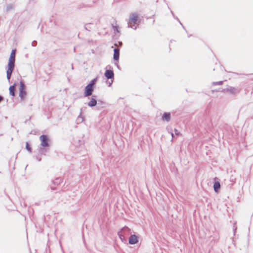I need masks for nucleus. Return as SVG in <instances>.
<instances>
[{
  "mask_svg": "<svg viewBox=\"0 0 253 253\" xmlns=\"http://www.w3.org/2000/svg\"><path fill=\"white\" fill-rule=\"evenodd\" d=\"M138 20V15L136 13H132L129 16L128 27L133 29H136L137 27L134 24Z\"/></svg>",
  "mask_w": 253,
  "mask_h": 253,
  "instance_id": "obj_2",
  "label": "nucleus"
},
{
  "mask_svg": "<svg viewBox=\"0 0 253 253\" xmlns=\"http://www.w3.org/2000/svg\"><path fill=\"white\" fill-rule=\"evenodd\" d=\"M32 46H36L37 45V42L36 41H33L31 43Z\"/></svg>",
  "mask_w": 253,
  "mask_h": 253,
  "instance_id": "obj_30",
  "label": "nucleus"
},
{
  "mask_svg": "<svg viewBox=\"0 0 253 253\" xmlns=\"http://www.w3.org/2000/svg\"><path fill=\"white\" fill-rule=\"evenodd\" d=\"M27 95L26 86L23 81L19 83V96L21 100H24Z\"/></svg>",
  "mask_w": 253,
  "mask_h": 253,
  "instance_id": "obj_3",
  "label": "nucleus"
},
{
  "mask_svg": "<svg viewBox=\"0 0 253 253\" xmlns=\"http://www.w3.org/2000/svg\"><path fill=\"white\" fill-rule=\"evenodd\" d=\"M236 229H237V227H235V226H234L233 232H234V235L235 234V233L236 232Z\"/></svg>",
  "mask_w": 253,
  "mask_h": 253,
  "instance_id": "obj_34",
  "label": "nucleus"
},
{
  "mask_svg": "<svg viewBox=\"0 0 253 253\" xmlns=\"http://www.w3.org/2000/svg\"><path fill=\"white\" fill-rule=\"evenodd\" d=\"M113 59L115 61H118L120 58V51L119 48H114L113 49Z\"/></svg>",
  "mask_w": 253,
  "mask_h": 253,
  "instance_id": "obj_16",
  "label": "nucleus"
},
{
  "mask_svg": "<svg viewBox=\"0 0 253 253\" xmlns=\"http://www.w3.org/2000/svg\"><path fill=\"white\" fill-rule=\"evenodd\" d=\"M222 91H223V92H229L231 94H236L237 93H239L240 89H239L238 88H235L234 87L229 86L226 88L222 89Z\"/></svg>",
  "mask_w": 253,
  "mask_h": 253,
  "instance_id": "obj_8",
  "label": "nucleus"
},
{
  "mask_svg": "<svg viewBox=\"0 0 253 253\" xmlns=\"http://www.w3.org/2000/svg\"><path fill=\"white\" fill-rule=\"evenodd\" d=\"M191 36H192V35H191V34L188 35V37H189V38Z\"/></svg>",
  "mask_w": 253,
  "mask_h": 253,
  "instance_id": "obj_41",
  "label": "nucleus"
},
{
  "mask_svg": "<svg viewBox=\"0 0 253 253\" xmlns=\"http://www.w3.org/2000/svg\"><path fill=\"white\" fill-rule=\"evenodd\" d=\"M40 155L34 156L33 157L35 158L39 162H41L42 161L41 157H40Z\"/></svg>",
  "mask_w": 253,
  "mask_h": 253,
  "instance_id": "obj_28",
  "label": "nucleus"
},
{
  "mask_svg": "<svg viewBox=\"0 0 253 253\" xmlns=\"http://www.w3.org/2000/svg\"><path fill=\"white\" fill-rule=\"evenodd\" d=\"M82 109H81L80 114L78 116V120L81 119V122H82L84 120V118L82 116Z\"/></svg>",
  "mask_w": 253,
  "mask_h": 253,
  "instance_id": "obj_27",
  "label": "nucleus"
},
{
  "mask_svg": "<svg viewBox=\"0 0 253 253\" xmlns=\"http://www.w3.org/2000/svg\"><path fill=\"white\" fill-rule=\"evenodd\" d=\"M97 101V105L96 107L98 110H100L108 105V104L106 102L101 99H98Z\"/></svg>",
  "mask_w": 253,
  "mask_h": 253,
  "instance_id": "obj_10",
  "label": "nucleus"
},
{
  "mask_svg": "<svg viewBox=\"0 0 253 253\" xmlns=\"http://www.w3.org/2000/svg\"><path fill=\"white\" fill-rule=\"evenodd\" d=\"M130 229L127 226H125L123 227L118 232H120L123 236L127 237V236L130 233Z\"/></svg>",
  "mask_w": 253,
  "mask_h": 253,
  "instance_id": "obj_11",
  "label": "nucleus"
},
{
  "mask_svg": "<svg viewBox=\"0 0 253 253\" xmlns=\"http://www.w3.org/2000/svg\"><path fill=\"white\" fill-rule=\"evenodd\" d=\"M179 24H180V25L182 27V28L186 31V32H187V31L186 30L184 26L183 25L182 23L180 21V22H179Z\"/></svg>",
  "mask_w": 253,
  "mask_h": 253,
  "instance_id": "obj_35",
  "label": "nucleus"
},
{
  "mask_svg": "<svg viewBox=\"0 0 253 253\" xmlns=\"http://www.w3.org/2000/svg\"><path fill=\"white\" fill-rule=\"evenodd\" d=\"M97 80H98V78H97V77H96V78L93 79L92 80H91L89 82V84H90L92 85L93 86H94L95 87V84H96V83L97 82Z\"/></svg>",
  "mask_w": 253,
  "mask_h": 253,
  "instance_id": "obj_21",
  "label": "nucleus"
},
{
  "mask_svg": "<svg viewBox=\"0 0 253 253\" xmlns=\"http://www.w3.org/2000/svg\"><path fill=\"white\" fill-rule=\"evenodd\" d=\"M112 82L111 83H109L108 86H110L112 85Z\"/></svg>",
  "mask_w": 253,
  "mask_h": 253,
  "instance_id": "obj_38",
  "label": "nucleus"
},
{
  "mask_svg": "<svg viewBox=\"0 0 253 253\" xmlns=\"http://www.w3.org/2000/svg\"><path fill=\"white\" fill-rule=\"evenodd\" d=\"M114 64L119 70H121V67H120V65H119V61H115Z\"/></svg>",
  "mask_w": 253,
  "mask_h": 253,
  "instance_id": "obj_29",
  "label": "nucleus"
},
{
  "mask_svg": "<svg viewBox=\"0 0 253 253\" xmlns=\"http://www.w3.org/2000/svg\"><path fill=\"white\" fill-rule=\"evenodd\" d=\"M94 88L95 87L94 86L88 83L84 87V96L86 97L92 95Z\"/></svg>",
  "mask_w": 253,
  "mask_h": 253,
  "instance_id": "obj_5",
  "label": "nucleus"
},
{
  "mask_svg": "<svg viewBox=\"0 0 253 253\" xmlns=\"http://www.w3.org/2000/svg\"><path fill=\"white\" fill-rule=\"evenodd\" d=\"M223 84V81L213 82L212 83V85H221Z\"/></svg>",
  "mask_w": 253,
  "mask_h": 253,
  "instance_id": "obj_23",
  "label": "nucleus"
},
{
  "mask_svg": "<svg viewBox=\"0 0 253 253\" xmlns=\"http://www.w3.org/2000/svg\"><path fill=\"white\" fill-rule=\"evenodd\" d=\"M222 89H223V88H219L218 89H216V90H212V92H213L214 91H216V92H223L222 91Z\"/></svg>",
  "mask_w": 253,
  "mask_h": 253,
  "instance_id": "obj_31",
  "label": "nucleus"
},
{
  "mask_svg": "<svg viewBox=\"0 0 253 253\" xmlns=\"http://www.w3.org/2000/svg\"><path fill=\"white\" fill-rule=\"evenodd\" d=\"M174 131L176 135H178L180 133V132L176 128H174Z\"/></svg>",
  "mask_w": 253,
  "mask_h": 253,
  "instance_id": "obj_33",
  "label": "nucleus"
},
{
  "mask_svg": "<svg viewBox=\"0 0 253 253\" xmlns=\"http://www.w3.org/2000/svg\"><path fill=\"white\" fill-rule=\"evenodd\" d=\"M118 235L122 242H123L124 243H126V241H127L126 238L127 237L123 236V234H121V233L120 232H118Z\"/></svg>",
  "mask_w": 253,
  "mask_h": 253,
  "instance_id": "obj_19",
  "label": "nucleus"
},
{
  "mask_svg": "<svg viewBox=\"0 0 253 253\" xmlns=\"http://www.w3.org/2000/svg\"><path fill=\"white\" fill-rule=\"evenodd\" d=\"M40 140L41 141V146L44 147H50V139L47 135L42 134L40 136Z\"/></svg>",
  "mask_w": 253,
  "mask_h": 253,
  "instance_id": "obj_4",
  "label": "nucleus"
},
{
  "mask_svg": "<svg viewBox=\"0 0 253 253\" xmlns=\"http://www.w3.org/2000/svg\"><path fill=\"white\" fill-rule=\"evenodd\" d=\"M28 121H29L28 120H26V121H25V123H27L28 122Z\"/></svg>",
  "mask_w": 253,
  "mask_h": 253,
  "instance_id": "obj_42",
  "label": "nucleus"
},
{
  "mask_svg": "<svg viewBox=\"0 0 253 253\" xmlns=\"http://www.w3.org/2000/svg\"><path fill=\"white\" fill-rule=\"evenodd\" d=\"M171 135L172 137L173 138V133L172 132L171 133Z\"/></svg>",
  "mask_w": 253,
  "mask_h": 253,
  "instance_id": "obj_40",
  "label": "nucleus"
},
{
  "mask_svg": "<svg viewBox=\"0 0 253 253\" xmlns=\"http://www.w3.org/2000/svg\"><path fill=\"white\" fill-rule=\"evenodd\" d=\"M51 189L52 190H55L56 189L55 188H54L52 186H51Z\"/></svg>",
  "mask_w": 253,
  "mask_h": 253,
  "instance_id": "obj_37",
  "label": "nucleus"
},
{
  "mask_svg": "<svg viewBox=\"0 0 253 253\" xmlns=\"http://www.w3.org/2000/svg\"><path fill=\"white\" fill-rule=\"evenodd\" d=\"M84 28L86 30L88 31H90L91 29V27H90V23L86 24L84 25Z\"/></svg>",
  "mask_w": 253,
  "mask_h": 253,
  "instance_id": "obj_24",
  "label": "nucleus"
},
{
  "mask_svg": "<svg viewBox=\"0 0 253 253\" xmlns=\"http://www.w3.org/2000/svg\"><path fill=\"white\" fill-rule=\"evenodd\" d=\"M90 97H88V99H89V101L87 103V105L88 107L92 108L95 106H96L97 105V96L95 95H91Z\"/></svg>",
  "mask_w": 253,
  "mask_h": 253,
  "instance_id": "obj_7",
  "label": "nucleus"
},
{
  "mask_svg": "<svg viewBox=\"0 0 253 253\" xmlns=\"http://www.w3.org/2000/svg\"><path fill=\"white\" fill-rule=\"evenodd\" d=\"M213 187L215 193H218L220 189V183L217 177L213 178Z\"/></svg>",
  "mask_w": 253,
  "mask_h": 253,
  "instance_id": "obj_9",
  "label": "nucleus"
},
{
  "mask_svg": "<svg viewBox=\"0 0 253 253\" xmlns=\"http://www.w3.org/2000/svg\"><path fill=\"white\" fill-rule=\"evenodd\" d=\"M217 119V118H211L210 123L212 126L216 125V121Z\"/></svg>",
  "mask_w": 253,
  "mask_h": 253,
  "instance_id": "obj_22",
  "label": "nucleus"
},
{
  "mask_svg": "<svg viewBox=\"0 0 253 253\" xmlns=\"http://www.w3.org/2000/svg\"><path fill=\"white\" fill-rule=\"evenodd\" d=\"M245 146L246 148L247 147V145L246 144L245 145Z\"/></svg>",
  "mask_w": 253,
  "mask_h": 253,
  "instance_id": "obj_43",
  "label": "nucleus"
},
{
  "mask_svg": "<svg viewBox=\"0 0 253 253\" xmlns=\"http://www.w3.org/2000/svg\"><path fill=\"white\" fill-rule=\"evenodd\" d=\"M170 13H171V14H172V16H173V17L175 19H176V20L178 22H180V20L179 19V18H178L177 16H176L174 15V14L172 10H171V11H170Z\"/></svg>",
  "mask_w": 253,
  "mask_h": 253,
  "instance_id": "obj_26",
  "label": "nucleus"
},
{
  "mask_svg": "<svg viewBox=\"0 0 253 253\" xmlns=\"http://www.w3.org/2000/svg\"><path fill=\"white\" fill-rule=\"evenodd\" d=\"M26 149L30 153H32V149L30 145V144L28 142H26Z\"/></svg>",
  "mask_w": 253,
  "mask_h": 253,
  "instance_id": "obj_20",
  "label": "nucleus"
},
{
  "mask_svg": "<svg viewBox=\"0 0 253 253\" xmlns=\"http://www.w3.org/2000/svg\"><path fill=\"white\" fill-rule=\"evenodd\" d=\"M171 119V114L170 112H164L162 115L161 120L163 121L169 122Z\"/></svg>",
  "mask_w": 253,
  "mask_h": 253,
  "instance_id": "obj_15",
  "label": "nucleus"
},
{
  "mask_svg": "<svg viewBox=\"0 0 253 253\" xmlns=\"http://www.w3.org/2000/svg\"><path fill=\"white\" fill-rule=\"evenodd\" d=\"M15 7V2L7 4L5 7L3 8L4 12L8 13L14 9Z\"/></svg>",
  "mask_w": 253,
  "mask_h": 253,
  "instance_id": "obj_13",
  "label": "nucleus"
},
{
  "mask_svg": "<svg viewBox=\"0 0 253 253\" xmlns=\"http://www.w3.org/2000/svg\"><path fill=\"white\" fill-rule=\"evenodd\" d=\"M3 99H4V97L0 95V102L1 101L3 100Z\"/></svg>",
  "mask_w": 253,
  "mask_h": 253,
  "instance_id": "obj_36",
  "label": "nucleus"
},
{
  "mask_svg": "<svg viewBox=\"0 0 253 253\" xmlns=\"http://www.w3.org/2000/svg\"><path fill=\"white\" fill-rule=\"evenodd\" d=\"M89 2H91L92 4L95 3L98 0H88Z\"/></svg>",
  "mask_w": 253,
  "mask_h": 253,
  "instance_id": "obj_32",
  "label": "nucleus"
},
{
  "mask_svg": "<svg viewBox=\"0 0 253 253\" xmlns=\"http://www.w3.org/2000/svg\"><path fill=\"white\" fill-rule=\"evenodd\" d=\"M119 43L120 45H122V44H123V43H122V42H119Z\"/></svg>",
  "mask_w": 253,
  "mask_h": 253,
  "instance_id": "obj_39",
  "label": "nucleus"
},
{
  "mask_svg": "<svg viewBox=\"0 0 253 253\" xmlns=\"http://www.w3.org/2000/svg\"><path fill=\"white\" fill-rule=\"evenodd\" d=\"M63 181V179L60 177H56L54 180H52V183L54 185H59Z\"/></svg>",
  "mask_w": 253,
  "mask_h": 253,
  "instance_id": "obj_18",
  "label": "nucleus"
},
{
  "mask_svg": "<svg viewBox=\"0 0 253 253\" xmlns=\"http://www.w3.org/2000/svg\"><path fill=\"white\" fill-rule=\"evenodd\" d=\"M16 85V83H14L13 85H11L9 87V94L12 96H15V86Z\"/></svg>",
  "mask_w": 253,
  "mask_h": 253,
  "instance_id": "obj_17",
  "label": "nucleus"
},
{
  "mask_svg": "<svg viewBox=\"0 0 253 253\" xmlns=\"http://www.w3.org/2000/svg\"><path fill=\"white\" fill-rule=\"evenodd\" d=\"M114 45L116 46L117 45V43H115Z\"/></svg>",
  "mask_w": 253,
  "mask_h": 253,
  "instance_id": "obj_44",
  "label": "nucleus"
},
{
  "mask_svg": "<svg viewBox=\"0 0 253 253\" xmlns=\"http://www.w3.org/2000/svg\"><path fill=\"white\" fill-rule=\"evenodd\" d=\"M16 49H12L8 59L7 67L6 69V78L9 84L12 72L15 67V52Z\"/></svg>",
  "mask_w": 253,
  "mask_h": 253,
  "instance_id": "obj_1",
  "label": "nucleus"
},
{
  "mask_svg": "<svg viewBox=\"0 0 253 253\" xmlns=\"http://www.w3.org/2000/svg\"><path fill=\"white\" fill-rule=\"evenodd\" d=\"M104 76L108 79L114 80V73L112 67L110 65H108L106 68V70L104 73Z\"/></svg>",
  "mask_w": 253,
  "mask_h": 253,
  "instance_id": "obj_6",
  "label": "nucleus"
},
{
  "mask_svg": "<svg viewBox=\"0 0 253 253\" xmlns=\"http://www.w3.org/2000/svg\"><path fill=\"white\" fill-rule=\"evenodd\" d=\"M49 147H44L40 146L38 149L39 155L45 156L47 152H48Z\"/></svg>",
  "mask_w": 253,
  "mask_h": 253,
  "instance_id": "obj_12",
  "label": "nucleus"
},
{
  "mask_svg": "<svg viewBox=\"0 0 253 253\" xmlns=\"http://www.w3.org/2000/svg\"><path fill=\"white\" fill-rule=\"evenodd\" d=\"M113 30H114V31L115 33H116V32L119 33L118 26H117V25L113 26Z\"/></svg>",
  "mask_w": 253,
  "mask_h": 253,
  "instance_id": "obj_25",
  "label": "nucleus"
},
{
  "mask_svg": "<svg viewBox=\"0 0 253 253\" xmlns=\"http://www.w3.org/2000/svg\"><path fill=\"white\" fill-rule=\"evenodd\" d=\"M138 242V237L134 234L131 235L128 239V243L130 245H135Z\"/></svg>",
  "mask_w": 253,
  "mask_h": 253,
  "instance_id": "obj_14",
  "label": "nucleus"
}]
</instances>
